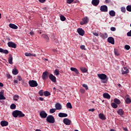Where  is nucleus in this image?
I'll return each mask as SVG.
<instances>
[{
  "instance_id": "nucleus-1",
  "label": "nucleus",
  "mask_w": 131,
  "mask_h": 131,
  "mask_svg": "<svg viewBox=\"0 0 131 131\" xmlns=\"http://www.w3.org/2000/svg\"><path fill=\"white\" fill-rule=\"evenodd\" d=\"M46 120L49 123H55V118L52 115H49L47 117Z\"/></svg>"
},
{
  "instance_id": "nucleus-2",
  "label": "nucleus",
  "mask_w": 131,
  "mask_h": 131,
  "mask_svg": "<svg viewBox=\"0 0 131 131\" xmlns=\"http://www.w3.org/2000/svg\"><path fill=\"white\" fill-rule=\"evenodd\" d=\"M29 84L31 88H36V86H37V85H38V84H37V82L34 80H30L29 81Z\"/></svg>"
},
{
  "instance_id": "nucleus-3",
  "label": "nucleus",
  "mask_w": 131,
  "mask_h": 131,
  "mask_svg": "<svg viewBox=\"0 0 131 131\" xmlns=\"http://www.w3.org/2000/svg\"><path fill=\"white\" fill-rule=\"evenodd\" d=\"M17 80L20 81V83L24 85L25 86H27L28 84L25 82V80L22 79V77L20 75L17 76Z\"/></svg>"
},
{
  "instance_id": "nucleus-4",
  "label": "nucleus",
  "mask_w": 131,
  "mask_h": 131,
  "mask_svg": "<svg viewBox=\"0 0 131 131\" xmlns=\"http://www.w3.org/2000/svg\"><path fill=\"white\" fill-rule=\"evenodd\" d=\"M89 23V18L88 16L84 17L82 19V21L80 22V25H84V24H88Z\"/></svg>"
},
{
  "instance_id": "nucleus-5",
  "label": "nucleus",
  "mask_w": 131,
  "mask_h": 131,
  "mask_svg": "<svg viewBox=\"0 0 131 131\" xmlns=\"http://www.w3.org/2000/svg\"><path fill=\"white\" fill-rule=\"evenodd\" d=\"M97 76H98L99 78L102 80H105V79H107V75L105 74H98Z\"/></svg>"
},
{
  "instance_id": "nucleus-6",
  "label": "nucleus",
  "mask_w": 131,
  "mask_h": 131,
  "mask_svg": "<svg viewBox=\"0 0 131 131\" xmlns=\"http://www.w3.org/2000/svg\"><path fill=\"white\" fill-rule=\"evenodd\" d=\"M39 115L41 118H47V116H48V114L46 113L45 111H42L40 112Z\"/></svg>"
},
{
  "instance_id": "nucleus-7",
  "label": "nucleus",
  "mask_w": 131,
  "mask_h": 131,
  "mask_svg": "<svg viewBox=\"0 0 131 131\" xmlns=\"http://www.w3.org/2000/svg\"><path fill=\"white\" fill-rule=\"evenodd\" d=\"M7 45L9 48H13V49H16V48H17L16 43L12 41L8 42Z\"/></svg>"
},
{
  "instance_id": "nucleus-8",
  "label": "nucleus",
  "mask_w": 131,
  "mask_h": 131,
  "mask_svg": "<svg viewBox=\"0 0 131 131\" xmlns=\"http://www.w3.org/2000/svg\"><path fill=\"white\" fill-rule=\"evenodd\" d=\"M42 78L43 80H46V79H48V78H49V72H44L42 75Z\"/></svg>"
},
{
  "instance_id": "nucleus-9",
  "label": "nucleus",
  "mask_w": 131,
  "mask_h": 131,
  "mask_svg": "<svg viewBox=\"0 0 131 131\" xmlns=\"http://www.w3.org/2000/svg\"><path fill=\"white\" fill-rule=\"evenodd\" d=\"M100 11L101 12H104L106 13V12H108V7L106 5H102L100 7Z\"/></svg>"
},
{
  "instance_id": "nucleus-10",
  "label": "nucleus",
  "mask_w": 131,
  "mask_h": 131,
  "mask_svg": "<svg viewBox=\"0 0 131 131\" xmlns=\"http://www.w3.org/2000/svg\"><path fill=\"white\" fill-rule=\"evenodd\" d=\"M121 72L123 75L127 74V73H129V70L127 67H123V69H122Z\"/></svg>"
},
{
  "instance_id": "nucleus-11",
  "label": "nucleus",
  "mask_w": 131,
  "mask_h": 131,
  "mask_svg": "<svg viewBox=\"0 0 131 131\" xmlns=\"http://www.w3.org/2000/svg\"><path fill=\"white\" fill-rule=\"evenodd\" d=\"M49 78L50 80L52 81V82H56L57 81L56 77H55V76H54V75H53L52 74H50Z\"/></svg>"
},
{
  "instance_id": "nucleus-12",
  "label": "nucleus",
  "mask_w": 131,
  "mask_h": 131,
  "mask_svg": "<svg viewBox=\"0 0 131 131\" xmlns=\"http://www.w3.org/2000/svg\"><path fill=\"white\" fill-rule=\"evenodd\" d=\"M77 32L79 35H81V36H83L84 35V30L82 28H78L77 29Z\"/></svg>"
},
{
  "instance_id": "nucleus-13",
  "label": "nucleus",
  "mask_w": 131,
  "mask_h": 131,
  "mask_svg": "<svg viewBox=\"0 0 131 131\" xmlns=\"http://www.w3.org/2000/svg\"><path fill=\"white\" fill-rule=\"evenodd\" d=\"M107 41L112 45H115V40H114V38H113V37H109L107 38Z\"/></svg>"
},
{
  "instance_id": "nucleus-14",
  "label": "nucleus",
  "mask_w": 131,
  "mask_h": 131,
  "mask_svg": "<svg viewBox=\"0 0 131 131\" xmlns=\"http://www.w3.org/2000/svg\"><path fill=\"white\" fill-rule=\"evenodd\" d=\"M63 122L66 125H70V124H71V121H70V120H69L68 118L64 119L63 120Z\"/></svg>"
},
{
  "instance_id": "nucleus-15",
  "label": "nucleus",
  "mask_w": 131,
  "mask_h": 131,
  "mask_svg": "<svg viewBox=\"0 0 131 131\" xmlns=\"http://www.w3.org/2000/svg\"><path fill=\"white\" fill-rule=\"evenodd\" d=\"M25 116V114H23L22 112L20 111H17V117H24Z\"/></svg>"
},
{
  "instance_id": "nucleus-16",
  "label": "nucleus",
  "mask_w": 131,
  "mask_h": 131,
  "mask_svg": "<svg viewBox=\"0 0 131 131\" xmlns=\"http://www.w3.org/2000/svg\"><path fill=\"white\" fill-rule=\"evenodd\" d=\"M92 4L94 7H97L100 4V0H92Z\"/></svg>"
},
{
  "instance_id": "nucleus-17",
  "label": "nucleus",
  "mask_w": 131,
  "mask_h": 131,
  "mask_svg": "<svg viewBox=\"0 0 131 131\" xmlns=\"http://www.w3.org/2000/svg\"><path fill=\"white\" fill-rule=\"evenodd\" d=\"M70 70H71V71H73L74 72H75L76 75H78V74H79V72H78V70H77V69H76V68L71 67L70 68Z\"/></svg>"
},
{
  "instance_id": "nucleus-18",
  "label": "nucleus",
  "mask_w": 131,
  "mask_h": 131,
  "mask_svg": "<svg viewBox=\"0 0 131 131\" xmlns=\"http://www.w3.org/2000/svg\"><path fill=\"white\" fill-rule=\"evenodd\" d=\"M1 125L2 126H8L9 125V122L7 121H2L1 122Z\"/></svg>"
},
{
  "instance_id": "nucleus-19",
  "label": "nucleus",
  "mask_w": 131,
  "mask_h": 131,
  "mask_svg": "<svg viewBox=\"0 0 131 131\" xmlns=\"http://www.w3.org/2000/svg\"><path fill=\"white\" fill-rule=\"evenodd\" d=\"M41 37L42 38H44V39L46 40V41H49L50 40V38L49 37V36L46 34H42Z\"/></svg>"
},
{
  "instance_id": "nucleus-20",
  "label": "nucleus",
  "mask_w": 131,
  "mask_h": 131,
  "mask_svg": "<svg viewBox=\"0 0 131 131\" xmlns=\"http://www.w3.org/2000/svg\"><path fill=\"white\" fill-rule=\"evenodd\" d=\"M55 108L56 110H61L62 109V105L59 103H56L55 104Z\"/></svg>"
},
{
  "instance_id": "nucleus-21",
  "label": "nucleus",
  "mask_w": 131,
  "mask_h": 131,
  "mask_svg": "<svg viewBox=\"0 0 131 131\" xmlns=\"http://www.w3.org/2000/svg\"><path fill=\"white\" fill-rule=\"evenodd\" d=\"M98 116L100 118V119H101L102 120H106V117H105V115H104V114H99L98 115Z\"/></svg>"
},
{
  "instance_id": "nucleus-22",
  "label": "nucleus",
  "mask_w": 131,
  "mask_h": 131,
  "mask_svg": "<svg viewBox=\"0 0 131 131\" xmlns=\"http://www.w3.org/2000/svg\"><path fill=\"white\" fill-rule=\"evenodd\" d=\"M0 53H3V54L8 55V54H9V51H8V50L3 49V48H0Z\"/></svg>"
},
{
  "instance_id": "nucleus-23",
  "label": "nucleus",
  "mask_w": 131,
  "mask_h": 131,
  "mask_svg": "<svg viewBox=\"0 0 131 131\" xmlns=\"http://www.w3.org/2000/svg\"><path fill=\"white\" fill-rule=\"evenodd\" d=\"M103 98H104V99H109L111 98V96L108 93H104L103 94Z\"/></svg>"
},
{
  "instance_id": "nucleus-24",
  "label": "nucleus",
  "mask_w": 131,
  "mask_h": 131,
  "mask_svg": "<svg viewBox=\"0 0 131 131\" xmlns=\"http://www.w3.org/2000/svg\"><path fill=\"white\" fill-rule=\"evenodd\" d=\"M59 117H67L68 116V115L67 114L63 113H59L58 114Z\"/></svg>"
},
{
  "instance_id": "nucleus-25",
  "label": "nucleus",
  "mask_w": 131,
  "mask_h": 131,
  "mask_svg": "<svg viewBox=\"0 0 131 131\" xmlns=\"http://www.w3.org/2000/svg\"><path fill=\"white\" fill-rule=\"evenodd\" d=\"M0 100H6V97L4 96V92H0Z\"/></svg>"
},
{
  "instance_id": "nucleus-26",
  "label": "nucleus",
  "mask_w": 131,
  "mask_h": 131,
  "mask_svg": "<svg viewBox=\"0 0 131 131\" xmlns=\"http://www.w3.org/2000/svg\"><path fill=\"white\" fill-rule=\"evenodd\" d=\"M118 114L119 115H120V116H122L123 115L124 112L123 111V110L120 108L118 111H117Z\"/></svg>"
},
{
  "instance_id": "nucleus-27",
  "label": "nucleus",
  "mask_w": 131,
  "mask_h": 131,
  "mask_svg": "<svg viewBox=\"0 0 131 131\" xmlns=\"http://www.w3.org/2000/svg\"><path fill=\"white\" fill-rule=\"evenodd\" d=\"M25 55L26 57H36V54H32L30 53H26L25 54Z\"/></svg>"
},
{
  "instance_id": "nucleus-28",
  "label": "nucleus",
  "mask_w": 131,
  "mask_h": 131,
  "mask_svg": "<svg viewBox=\"0 0 131 131\" xmlns=\"http://www.w3.org/2000/svg\"><path fill=\"white\" fill-rule=\"evenodd\" d=\"M8 62L9 64H13V57L12 56V55L10 54L9 57L8 58Z\"/></svg>"
},
{
  "instance_id": "nucleus-29",
  "label": "nucleus",
  "mask_w": 131,
  "mask_h": 131,
  "mask_svg": "<svg viewBox=\"0 0 131 131\" xmlns=\"http://www.w3.org/2000/svg\"><path fill=\"white\" fill-rule=\"evenodd\" d=\"M9 27L12 29H17V26H16L15 24H10Z\"/></svg>"
},
{
  "instance_id": "nucleus-30",
  "label": "nucleus",
  "mask_w": 131,
  "mask_h": 131,
  "mask_svg": "<svg viewBox=\"0 0 131 131\" xmlns=\"http://www.w3.org/2000/svg\"><path fill=\"white\" fill-rule=\"evenodd\" d=\"M100 36L102 38H107V37H108V34L104 33L103 34H101Z\"/></svg>"
},
{
  "instance_id": "nucleus-31",
  "label": "nucleus",
  "mask_w": 131,
  "mask_h": 131,
  "mask_svg": "<svg viewBox=\"0 0 131 131\" xmlns=\"http://www.w3.org/2000/svg\"><path fill=\"white\" fill-rule=\"evenodd\" d=\"M115 11L114 10H111L109 12V14L112 16V17H114L115 16Z\"/></svg>"
},
{
  "instance_id": "nucleus-32",
  "label": "nucleus",
  "mask_w": 131,
  "mask_h": 131,
  "mask_svg": "<svg viewBox=\"0 0 131 131\" xmlns=\"http://www.w3.org/2000/svg\"><path fill=\"white\" fill-rule=\"evenodd\" d=\"M67 108H69V109H72V105L71 104V103L68 102L66 104Z\"/></svg>"
},
{
  "instance_id": "nucleus-33",
  "label": "nucleus",
  "mask_w": 131,
  "mask_h": 131,
  "mask_svg": "<svg viewBox=\"0 0 131 131\" xmlns=\"http://www.w3.org/2000/svg\"><path fill=\"white\" fill-rule=\"evenodd\" d=\"M44 96H45V97H49V96H51V93L49 92V91H46L44 92Z\"/></svg>"
},
{
  "instance_id": "nucleus-34",
  "label": "nucleus",
  "mask_w": 131,
  "mask_h": 131,
  "mask_svg": "<svg viewBox=\"0 0 131 131\" xmlns=\"http://www.w3.org/2000/svg\"><path fill=\"white\" fill-rule=\"evenodd\" d=\"M125 102L126 104H130L131 103V99L129 98H126L125 100Z\"/></svg>"
},
{
  "instance_id": "nucleus-35",
  "label": "nucleus",
  "mask_w": 131,
  "mask_h": 131,
  "mask_svg": "<svg viewBox=\"0 0 131 131\" xmlns=\"http://www.w3.org/2000/svg\"><path fill=\"white\" fill-rule=\"evenodd\" d=\"M80 70L82 72H83L84 73H85V72H86V71H88L85 68H83V67H81Z\"/></svg>"
},
{
  "instance_id": "nucleus-36",
  "label": "nucleus",
  "mask_w": 131,
  "mask_h": 131,
  "mask_svg": "<svg viewBox=\"0 0 131 131\" xmlns=\"http://www.w3.org/2000/svg\"><path fill=\"white\" fill-rule=\"evenodd\" d=\"M12 74L14 75H17V69H16V68L12 70Z\"/></svg>"
},
{
  "instance_id": "nucleus-37",
  "label": "nucleus",
  "mask_w": 131,
  "mask_h": 131,
  "mask_svg": "<svg viewBox=\"0 0 131 131\" xmlns=\"http://www.w3.org/2000/svg\"><path fill=\"white\" fill-rule=\"evenodd\" d=\"M114 102L116 104H118V105H119V104H120V100H119V99H118L117 98H115L114 99Z\"/></svg>"
},
{
  "instance_id": "nucleus-38",
  "label": "nucleus",
  "mask_w": 131,
  "mask_h": 131,
  "mask_svg": "<svg viewBox=\"0 0 131 131\" xmlns=\"http://www.w3.org/2000/svg\"><path fill=\"white\" fill-rule=\"evenodd\" d=\"M43 94H44V92H43V90H40L38 92V94L39 95V96H40V97H42V96H43Z\"/></svg>"
},
{
  "instance_id": "nucleus-39",
  "label": "nucleus",
  "mask_w": 131,
  "mask_h": 131,
  "mask_svg": "<svg viewBox=\"0 0 131 131\" xmlns=\"http://www.w3.org/2000/svg\"><path fill=\"white\" fill-rule=\"evenodd\" d=\"M12 116H13V117L17 118V110H15L13 112Z\"/></svg>"
},
{
  "instance_id": "nucleus-40",
  "label": "nucleus",
  "mask_w": 131,
  "mask_h": 131,
  "mask_svg": "<svg viewBox=\"0 0 131 131\" xmlns=\"http://www.w3.org/2000/svg\"><path fill=\"white\" fill-rule=\"evenodd\" d=\"M112 106L113 107V108H114L115 109H116V108H117V107H118V106L117 105V104L114 102L112 103Z\"/></svg>"
},
{
  "instance_id": "nucleus-41",
  "label": "nucleus",
  "mask_w": 131,
  "mask_h": 131,
  "mask_svg": "<svg viewBox=\"0 0 131 131\" xmlns=\"http://www.w3.org/2000/svg\"><path fill=\"white\" fill-rule=\"evenodd\" d=\"M60 18L61 21H65V20H66V17H65L64 15H60Z\"/></svg>"
},
{
  "instance_id": "nucleus-42",
  "label": "nucleus",
  "mask_w": 131,
  "mask_h": 131,
  "mask_svg": "<svg viewBox=\"0 0 131 131\" xmlns=\"http://www.w3.org/2000/svg\"><path fill=\"white\" fill-rule=\"evenodd\" d=\"M59 73H60V71H59V70H58V69H56L54 71V73H55V74H56V75L57 76H58V75H59Z\"/></svg>"
},
{
  "instance_id": "nucleus-43",
  "label": "nucleus",
  "mask_w": 131,
  "mask_h": 131,
  "mask_svg": "<svg viewBox=\"0 0 131 131\" xmlns=\"http://www.w3.org/2000/svg\"><path fill=\"white\" fill-rule=\"evenodd\" d=\"M56 108H51L50 110V113L53 114V113H55L56 112Z\"/></svg>"
},
{
  "instance_id": "nucleus-44",
  "label": "nucleus",
  "mask_w": 131,
  "mask_h": 131,
  "mask_svg": "<svg viewBox=\"0 0 131 131\" xmlns=\"http://www.w3.org/2000/svg\"><path fill=\"white\" fill-rule=\"evenodd\" d=\"M126 10L128 12H131V5H128L126 7Z\"/></svg>"
},
{
  "instance_id": "nucleus-45",
  "label": "nucleus",
  "mask_w": 131,
  "mask_h": 131,
  "mask_svg": "<svg viewBox=\"0 0 131 131\" xmlns=\"http://www.w3.org/2000/svg\"><path fill=\"white\" fill-rule=\"evenodd\" d=\"M11 109H16V105L15 104L13 103L10 105Z\"/></svg>"
},
{
  "instance_id": "nucleus-46",
  "label": "nucleus",
  "mask_w": 131,
  "mask_h": 131,
  "mask_svg": "<svg viewBox=\"0 0 131 131\" xmlns=\"http://www.w3.org/2000/svg\"><path fill=\"white\" fill-rule=\"evenodd\" d=\"M124 48L127 50V51H128L130 49V46H129L128 45H126L125 46Z\"/></svg>"
},
{
  "instance_id": "nucleus-47",
  "label": "nucleus",
  "mask_w": 131,
  "mask_h": 131,
  "mask_svg": "<svg viewBox=\"0 0 131 131\" xmlns=\"http://www.w3.org/2000/svg\"><path fill=\"white\" fill-rule=\"evenodd\" d=\"M121 12H122V13H125V12L126 11V10L125 9V8L121 7Z\"/></svg>"
},
{
  "instance_id": "nucleus-48",
  "label": "nucleus",
  "mask_w": 131,
  "mask_h": 131,
  "mask_svg": "<svg viewBox=\"0 0 131 131\" xmlns=\"http://www.w3.org/2000/svg\"><path fill=\"white\" fill-rule=\"evenodd\" d=\"M74 2V0H67V4H71L72 3H73Z\"/></svg>"
},
{
  "instance_id": "nucleus-49",
  "label": "nucleus",
  "mask_w": 131,
  "mask_h": 131,
  "mask_svg": "<svg viewBox=\"0 0 131 131\" xmlns=\"http://www.w3.org/2000/svg\"><path fill=\"white\" fill-rule=\"evenodd\" d=\"M82 86L83 88H85V90H89V87L88 86V85L85 84H83Z\"/></svg>"
},
{
  "instance_id": "nucleus-50",
  "label": "nucleus",
  "mask_w": 131,
  "mask_h": 131,
  "mask_svg": "<svg viewBox=\"0 0 131 131\" xmlns=\"http://www.w3.org/2000/svg\"><path fill=\"white\" fill-rule=\"evenodd\" d=\"M114 53L116 56H119V53H118V51L117 50H115Z\"/></svg>"
},
{
  "instance_id": "nucleus-51",
  "label": "nucleus",
  "mask_w": 131,
  "mask_h": 131,
  "mask_svg": "<svg viewBox=\"0 0 131 131\" xmlns=\"http://www.w3.org/2000/svg\"><path fill=\"white\" fill-rule=\"evenodd\" d=\"M80 48L81 50H85V46H84V45H81Z\"/></svg>"
},
{
  "instance_id": "nucleus-52",
  "label": "nucleus",
  "mask_w": 131,
  "mask_h": 131,
  "mask_svg": "<svg viewBox=\"0 0 131 131\" xmlns=\"http://www.w3.org/2000/svg\"><path fill=\"white\" fill-rule=\"evenodd\" d=\"M111 31H115V30H116V28H115V27H111Z\"/></svg>"
},
{
  "instance_id": "nucleus-53",
  "label": "nucleus",
  "mask_w": 131,
  "mask_h": 131,
  "mask_svg": "<svg viewBox=\"0 0 131 131\" xmlns=\"http://www.w3.org/2000/svg\"><path fill=\"white\" fill-rule=\"evenodd\" d=\"M7 78H12V76L10 74H7L6 75Z\"/></svg>"
},
{
  "instance_id": "nucleus-54",
  "label": "nucleus",
  "mask_w": 131,
  "mask_h": 131,
  "mask_svg": "<svg viewBox=\"0 0 131 131\" xmlns=\"http://www.w3.org/2000/svg\"><path fill=\"white\" fill-rule=\"evenodd\" d=\"M127 36H131V30H130L129 32H128V33H127Z\"/></svg>"
},
{
  "instance_id": "nucleus-55",
  "label": "nucleus",
  "mask_w": 131,
  "mask_h": 131,
  "mask_svg": "<svg viewBox=\"0 0 131 131\" xmlns=\"http://www.w3.org/2000/svg\"><path fill=\"white\" fill-rule=\"evenodd\" d=\"M93 34L95 35V36H99V33L95 32L93 33Z\"/></svg>"
},
{
  "instance_id": "nucleus-56",
  "label": "nucleus",
  "mask_w": 131,
  "mask_h": 131,
  "mask_svg": "<svg viewBox=\"0 0 131 131\" xmlns=\"http://www.w3.org/2000/svg\"><path fill=\"white\" fill-rule=\"evenodd\" d=\"M80 92L82 93V94H84V93H85V91H84L83 89H81Z\"/></svg>"
},
{
  "instance_id": "nucleus-57",
  "label": "nucleus",
  "mask_w": 131,
  "mask_h": 131,
  "mask_svg": "<svg viewBox=\"0 0 131 131\" xmlns=\"http://www.w3.org/2000/svg\"><path fill=\"white\" fill-rule=\"evenodd\" d=\"M89 112H94L95 111V108H91L89 110Z\"/></svg>"
},
{
  "instance_id": "nucleus-58",
  "label": "nucleus",
  "mask_w": 131,
  "mask_h": 131,
  "mask_svg": "<svg viewBox=\"0 0 131 131\" xmlns=\"http://www.w3.org/2000/svg\"><path fill=\"white\" fill-rule=\"evenodd\" d=\"M40 3H41L42 4H43L45 2H46V0H38Z\"/></svg>"
},
{
  "instance_id": "nucleus-59",
  "label": "nucleus",
  "mask_w": 131,
  "mask_h": 131,
  "mask_svg": "<svg viewBox=\"0 0 131 131\" xmlns=\"http://www.w3.org/2000/svg\"><path fill=\"white\" fill-rule=\"evenodd\" d=\"M17 83V80L14 79L13 81V84H16Z\"/></svg>"
},
{
  "instance_id": "nucleus-60",
  "label": "nucleus",
  "mask_w": 131,
  "mask_h": 131,
  "mask_svg": "<svg viewBox=\"0 0 131 131\" xmlns=\"http://www.w3.org/2000/svg\"><path fill=\"white\" fill-rule=\"evenodd\" d=\"M123 130H124V131H128V129H127V128H126V127H123Z\"/></svg>"
},
{
  "instance_id": "nucleus-61",
  "label": "nucleus",
  "mask_w": 131,
  "mask_h": 131,
  "mask_svg": "<svg viewBox=\"0 0 131 131\" xmlns=\"http://www.w3.org/2000/svg\"><path fill=\"white\" fill-rule=\"evenodd\" d=\"M110 2H111L110 0H105V3H106V4H109Z\"/></svg>"
},
{
  "instance_id": "nucleus-62",
  "label": "nucleus",
  "mask_w": 131,
  "mask_h": 131,
  "mask_svg": "<svg viewBox=\"0 0 131 131\" xmlns=\"http://www.w3.org/2000/svg\"><path fill=\"white\" fill-rule=\"evenodd\" d=\"M30 35H34V33L33 32H30Z\"/></svg>"
},
{
  "instance_id": "nucleus-63",
  "label": "nucleus",
  "mask_w": 131,
  "mask_h": 131,
  "mask_svg": "<svg viewBox=\"0 0 131 131\" xmlns=\"http://www.w3.org/2000/svg\"><path fill=\"white\" fill-rule=\"evenodd\" d=\"M39 99L40 101H43V98L42 97H39Z\"/></svg>"
},
{
  "instance_id": "nucleus-64",
  "label": "nucleus",
  "mask_w": 131,
  "mask_h": 131,
  "mask_svg": "<svg viewBox=\"0 0 131 131\" xmlns=\"http://www.w3.org/2000/svg\"><path fill=\"white\" fill-rule=\"evenodd\" d=\"M0 86H1V87L4 86V84L2 82H0Z\"/></svg>"
}]
</instances>
